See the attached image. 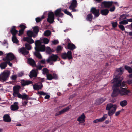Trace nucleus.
<instances>
[{
  "label": "nucleus",
  "mask_w": 132,
  "mask_h": 132,
  "mask_svg": "<svg viewBox=\"0 0 132 132\" xmlns=\"http://www.w3.org/2000/svg\"><path fill=\"white\" fill-rule=\"evenodd\" d=\"M42 42L40 40H37L35 43V52L34 53V55L39 59L42 58V56L39 53L40 52H44L45 50V45L42 44Z\"/></svg>",
  "instance_id": "1"
},
{
  "label": "nucleus",
  "mask_w": 132,
  "mask_h": 132,
  "mask_svg": "<svg viewBox=\"0 0 132 132\" xmlns=\"http://www.w3.org/2000/svg\"><path fill=\"white\" fill-rule=\"evenodd\" d=\"M117 105L111 103L108 104L106 110H108V114L110 117L112 116L115 112L117 109Z\"/></svg>",
  "instance_id": "2"
},
{
  "label": "nucleus",
  "mask_w": 132,
  "mask_h": 132,
  "mask_svg": "<svg viewBox=\"0 0 132 132\" xmlns=\"http://www.w3.org/2000/svg\"><path fill=\"white\" fill-rule=\"evenodd\" d=\"M21 88L20 86L19 85L13 87V95L14 97H17L19 98H22V95H21L19 92V90Z\"/></svg>",
  "instance_id": "3"
},
{
  "label": "nucleus",
  "mask_w": 132,
  "mask_h": 132,
  "mask_svg": "<svg viewBox=\"0 0 132 132\" xmlns=\"http://www.w3.org/2000/svg\"><path fill=\"white\" fill-rule=\"evenodd\" d=\"M121 80H119V79L118 78H115L113 79V82L114 83V86L124 87H125V88L126 87L127 88V86L125 84V82L124 81H123L121 83Z\"/></svg>",
  "instance_id": "4"
},
{
  "label": "nucleus",
  "mask_w": 132,
  "mask_h": 132,
  "mask_svg": "<svg viewBox=\"0 0 132 132\" xmlns=\"http://www.w3.org/2000/svg\"><path fill=\"white\" fill-rule=\"evenodd\" d=\"M10 74V72L7 70H5L0 74L2 81H5L9 78Z\"/></svg>",
  "instance_id": "5"
},
{
  "label": "nucleus",
  "mask_w": 132,
  "mask_h": 132,
  "mask_svg": "<svg viewBox=\"0 0 132 132\" xmlns=\"http://www.w3.org/2000/svg\"><path fill=\"white\" fill-rule=\"evenodd\" d=\"M120 94L121 96H130L131 95L130 91L128 90L127 88L120 87Z\"/></svg>",
  "instance_id": "6"
},
{
  "label": "nucleus",
  "mask_w": 132,
  "mask_h": 132,
  "mask_svg": "<svg viewBox=\"0 0 132 132\" xmlns=\"http://www.w3.org/2000/svg\"><path fill=\"white\" fill-rule=\"evenodd\" d=\"M62 58L64 59H66L67 57L68 59L70 60L72 58V52L70 51H68L67 53H63L61 55Z\"/></svg>",
  "instance_id": "7"
},
{
  "label": "nucleus",
  "mask_w": 132,
  "mask_h": 132,
  "mask_svg": "<svg viewBox=\"0 0 132 132\" xmlns=\"http://www.w3.org/2000/svg\"><path fill=\"white\" fill-rule=\"evenodd\" d=\"M58 58L57 55L52 54L48 57L46 60V61L48 63H49L51 61H56Z\"/></svg>",
  "instance_id": "8"
},
{
  "label": "nucleus",
  "mask_w": 132,
  "mask_h": 132,
  "mask_svg": "<svg viewBox=\"0 0 132 132\" xmlns=\"http://www.w3.org/2000/svg\"><path fill=\"white\" fill-rule=\"evenodd\" d=\"M54 14L52 12H49L48 14L47 21L50 23H52L54 21Z\"/></svg>",
  "instance_id": "9"
},
{
  "label": "nucleus",
  "mask_w": 132,
  "mask_h": 132,
  "mask_svg": "<svg viewBox=\"0 0 132 132\" xmlns=\"http://www.w3.org/2000/svg\"><path fill=\"white\" fill-rule=\"evenodd\" d=\"M63 11V10L62 8H60L57 9L54 12V15L57 17H62L64 14L61 12Z\"/></svg>",
  "instance_id": "10"
},
{
  "label": "nucleus",
  "mask_w": 132,
  "mask_h": 132,
  "mask_svg": "<svg viewBox=\"0 0 132 132\" xmlns=\"http://www.w3.org/2000/svg\"><path fill=\"white\" fill-rule=\"evenodd\" d=\"M113 92L112 94V97H116L117 96L118 94H120V90L117 87H114V85L112 87Z\"/></svg>",
  "instance_id": "11"
},
{
  "label": "nucleus",
  "mask_w": 132,
  "mask_h": 132,
  "mask_svg": "<svg viewBox=\"0 0 132 132\" xmlns=\"http://www.w3.org/2000/svg\"><path fill=\"white\" fill-rule=\"evenodd\" d=\"M90 12L93 14L96 17H98L100 15L99 10V9H97L95 7H92Z\"/></svg>",
  "instance_id": "12"
},
{
  "label": "nucleus",
  "mask_w": 132,
  "mask_h": 132,
  "mask_svg": "<svg viewBox=\"0 0 132 132\" xmlns=\"http://www.w3.org/2000/svg\"><path fill=\"white\" fill-rule=\"evenodd\" d=\"M34 89L36 90L40 89L43 87V84L41 82H39L35 84L34 85L32 84Z\"/></svg>",
  "instance_id": "13"
},
{
  "label": "nucleus",
  "mask_w": 132,
  "mask_h": 132,
  "mask_svg": "<svg viewBox=\"0 0 132 132\" xmlns=\"http://www.w3.org/2000/svg\"><path fill=\"white\" fill-rule=\"evenodd\" d=\"M112 2L104 1L102 3V6L105 8H109L112 6Z\"/></svg>",
  "instance_id": "14"
},
{
  "label": "nucleus",
  "mask_w": 132,
  "mask_h": 132,
  "mask_svg": "<svg viewBox=\"0 0 132 132\" xmlns=\"http://www.w3.org/2000/svg\"><path fill=\"white\" fill-rule=\"evenodd\" d=\"M71 107V105H69L68 106L66 107L63 109V110L59 111V112L56 113L55 114V116H57L59 115H61L63 113L66 112L68 111L70 109V107Z\"/></svg>",
  "instance_id": "15"
},
{
  "label": "nucleus",
  "mask_w": 132,
  "mask_h": 132,
  "mask_svg": "<svg viewBox=\"0 0 132 132\" xmlns=\"http://www.w3.org/2000/svg\"><path fill=\"white\" fill-rule=\"evenodd\" d=\"M7 61H11L16 58V57L12 53H10L7 54L6 56Z\"/></svg>",
  "instance_id": "16"
},
{
  "label": "nucleus",
  "mask_w": 132,
  "mask_h": 132,
  "mask_svg": "<svg viewBox=\"0 0 132 132\" xmlns=\"http://www.w3.org/2000/svg\"><path fill=\"white\" fill-rule=\"evenodd\" d=\"M21 85L23 87L28 85L30 84H32L33 82L31 81H30L29 80H21Z\"/></svg>",
  "instance_id": "17"
},
{
  "label": "nucleus",
  "mask_w": 132,
  "mask_h": 132,
  "mask_svg": "<svg viewBox=\"0 0 132 132\" xmlns=\"http://www.w3.org/2000/svg\"><path fill=\"white\" fill-rule=\"evenodd\" d=\"M107 115L106 114H105L103 115V116L102 118L94 120L93 121V122L96 123L99 122L103 121L107 118Z\"/></svg>",
  "instance_id": "18"
},
{
  "label": "nucleus",
  "mask_w": 132,
  "mask_h": 132,
  "mask_svg": "<svg viewBox=\"0 0 132 132\" xmlns=\"http://www.w3.org/2000/svg\"><path fill=\"white\" fill-rule=\"evenodd\" d=\"M18 103L15 102L11 106V109L12 110L15 111L17 110L19 108L18 105Z\"/></svg>",
  "instance_id": "19"
},
{
  "label": "nucleus",
  "mask_w": 132,
  "mask_h": 132,
  "mask_svg": "<svg viewBox=\"0 0 132 132\" xmlns=\"http://www.w3.org/2000/svg\"><path fill=\"white\" fill-rule=\"evenodd\" d=\"M32 37H24L23 38L24 41H26L29 44H31L34 42V40L31 38Z\"/></svg>",
  "instance_id": "20"
},
{
  "label": "nucleus",
  "mask_w": 132,
  "mask_h": 132,
  "mask_svg": "<svg viewBox=\"0 0 132 132\" xmlns=\"http://www.w3.org/2000/svg\"><path fill=\"white\" fill-rule=\"evenodd\" d=\"M3 118V121L5 122H9L11 121V118L8 114L4 115Z\"/></svg>",
  "instance_id": "21"
},
{
  "label": "nucleus",
  "mask_w": 132,
  "mask_h": 132,
  "mask_svg": "<svg viewBox=\"0 0 132 132\" xmlns=\"http://www.w3.org/2000/svg\"><path fill=\"white\" fill-rule=\"evenodd\" d=\"M86 117L84 113H83L77 119V121L80 122L84 123L85 121V119Z\"/></svg>",
  "instance_id": "22"
},
{
  "label": "nucleus",
  "mask_w": 132,
  "mask_h": 132,
  "mask_svg": "<svg viewBox=\"0 0 132 132\" xmlns=\"http://www.w3.org/2000/svg\"><path fill=\"white\" fill-rule=\"evenodd\" d=\"M19 51L20 53H21L24 55H27L29 53V51H27L24 47L20 48Z\"/></svg>",
  "instance_id": "23"
},
{
  "label": "nucleus",
  "mask_w": 132,
  "mask_h": 132,
  "mask_svg": "<svg viewBox=\"0 0 132 132\" xmlns=\"http://www.w3.org/2000/svg\"><path fill=\"white\" fill-rule=\"evenodd\" d=\"M106 100V98L102 97L97 99L96 100V103L98 105H100L102 103L104 102Z\"/></svg>",
  "instance_id": "24"
},
{
  "label": "nucleus",
  "mask_w": 132,
  "mask_h": 132,
  "mask_svg": "<svg viewBox=\"0 0 132 132\" xmlns=\"http://www.w3.org/2000/svg\"><path fill=\"white\" fill-rule=\"evenodd\" d=\"M16 27L15 26H12L10 30L11 33L12 34V36H16L18 33V31L15 29Z\"/></svg>",
  "instance_id": "25"
},
{
  "label": "nucleus",
  "mask_w": 132,
  "mask_h": 132,
  "mask_svg": "<svg viewBox=\"0 0 132 132\" xmlns=\"http://www.w3.org/2000/svg\"><path fill=\"white\" fill-rule=\"evenodd\" d=\"M37 76V73L36 70H32L30 72L29 77L30 78H32L33 77H36Z\"/></svg>",
  "instance_id": "26"
},
{
  "label": "nucleus",
  "mask_w": 132,
  "mask_h": 132,
  "mask_svg": "<svg viewBox=\"0 0 132 132\" xmlns=\"http://www.w3.org/2000/svg\"><path fill=\"white\" fill-rule=\"evenodd\" d=\"M67 48L68 49L72 51L76 48V47L73 43H69L68 44Z\"/></svg>",
  "instance_id": "27"
},
{
  "label": "nucleus",
  "mask_w": 132,
  "mask_h": 132,
  "mask_svg": "<svg viewBox=\"0 0 132 132\" xmlns=\"http://www.w3.org/2000/svg\"><path fill=\"white\" fill-rule=\"evenodd\" d=\"M77 3L76 0H72V1L69 7V8L73 7V8H76L77 7Z\"/></svg>",
  "instance_id": "28"
},
{
  "label": "nucleus",
  "mask_w": 132,
  "mask_h": 132,
  "mask_svg": "<svg viewBox=\"0 0 132 132\" xmlns=\"http://www.w3.org/2000/svg\"><path fill=\"white\" fill-rule=\"evenodd\" d=\"M28 63L32 67H35L36 65L34 60L32 59L29 58L28 59Z\"/></svg>",
  "instance_id": "29"
},
{
  "label": "nucleus",
  "mask_w": 132,
  "mask_h": 132,
  "mask_svg": "<svg viewBox=\"0 0 132 132\" xmlns=\"http://www.w3.org/2000/svg\"><path fill=\"white\" fill-rule=\"evenodd\" d=\"M100 12L101 14L102 15H106L109 12V10L107 9H102L101 10Z\"/></svg>",
  "instance_id": "30"
},
{
  "label": "nucleus",
  "mask_w": 132,
  "mask_h": 132,
  "mask_svg": "<svg viewBox=\"0 0 132 132\" xmlns=\"http://www.w3.org/2000/svg\"><path fill=\"white\" fill-rule=\"evenodd\" d=\"M27 34L28 37H35V35L34 32L28 30L27 31Z\"/></svg>",
  "instance_id": "31"
},
{
  "label": "nucleus",
  "mask_w": 132,
  "mask_h": 132,
  "mask_svg": "<svg viewBox=\"0 0 132 132\" xmlns=\"http://www.w3.org/2000/svg\"><path fill=\"white\" fill-rule=\"evenodd\" d=\"M12 40L14 43L16 44H18L19 42L18 40L16 37V36L15 35L12 36Z\"/></svg>",
  "instance_id": "32"
},
{
  "label": "nucleus",
  "mask_w": 132,
  "mask_h": 132,
  "mask_svg": "<svg viewBox=\"0 0 132 132\" xmlns=\"http://www.w3.org/2000/svg\"><path fill=\"white\" fill-rule=\"evenodd\" d=\"M93 18V16L92 14L90 13L87 15L86 19L87 21L91 22Z\"/></svg>",
  "instance_id": "33"
},
{
  "label": "nucleus",
  "mask_w": 132,
  "mask_h": 132,
  "mask_svg": "<svg viewBox=\"0 0 132 132\" xmlns=\"http://www.w3.org/2000/svg\"><path fill=\"white\" fill-rule=\"evenodd\" d=\"M22 100H26V101H28V100L30 99L31 98L29 97V96L27 95L26 94L24 93L22 95Z\"/></svg>",
  "instance_id": "34"
},
{
  "label": "nucleus",
  "mask_w": 132,
  "mask_h": 132,
  "mask_svg": "<svg viewBox=\"0 0 132 132\" xmlns=\"http://www.w3.org/2000/svg\"><path fill=\"white\" fill-rule=\"evenodd\" d=\"M127 103V101L126 100H124L120 102V105L121 106L123 107L126 106Z\"/></svg>",
  "instance_id": "35"
},
{
  "label": "nucleus",
  "mask_w": 132,
  "mask_h": 132,
  "mask_svg": "<svg viewBox=\"0 0 132 132\" xmlns=\"http://www.w3.org/2000/svg\"><path fill=\"white\" fill-rule=\"evenodd\" d=\"M124 67L125 69L127 70L129 73H132V68L131 67L126 65Z\"/></svg>",
  "instance_id": "36"
},
{
  "label": "nucleus",
  "mask_w": 132,
  "mask_h": 132,
  "mask_svg": "<svg viewBox=\"0 0 132 132\" xmlns=\"http://www.w3.org/2000/svg\"><path fill=\"white\" fill-rule=\"evenodd\" d=\"M6 62H3L1 63L0 64V67L1 69H4L7 67Z\"/></svg>",
  "instance_id": "37"
},
{
  "label": "nucleus",
  "mask_w": 132,
  "mask_h": 132,
  "mask_svg": "<svg viewBox=\"0 0 132 132\" xmlns=\"http://www.w3.org/2000/svg\"><path fill=\"white\" fill-rule=\"evenodd\" d=\"M33 30L35 33L37 34L39 31V27L37 26L34 27L33 28Z\"/></svg>",
  "instance_id": "38"
},
{
  "label": "nucleus",
  "mask_w": 132,
  "mask_h": 132,
  "mask_svg": "<svg viewBox=\"0 0 132 132\" xmlns=\"http://www.w3.org/2000/svg\"><path fill=\"white\" fill-rule=\"evenodd\" d=\"M51 34V31L49 30H47L44 33V36H50Z\"/></svg>",
  "instance_id": "39"
},
{
  "label": "nucleus",
  "mask_w": 132,
  "mask_h": 132,
  "mask_svg": "<svg viewBox=\"0 0 132 132\" xmlns=\"http://www.w3.org/2000/svg\"><path fill=\"white\" fill-rule=\"evenodd\" d=\"M44 16L43 15L41 18L37 17L36 18L35 20L37 23H38L40 22L44 18Z\"/></svg>",
  "instance_id": "40"
},
{
  "label": "nucleus",
  "mask_w": 132,
  "mask_h": 132,
  "mask_svg": "<svg viewBox=\"0 0 132 132\" xmlns=\"http://www.w3.org/2000/svg\"><path fill=\"white\" fill-rule=\"evenodd\" d=\"M63 12L65 14L70 16L72 18L73 17V16L71 13L68 11L67 9H65L64 10H63Z\"/></svg>",
  "instance_id": "41"
},
{
  "label": "nucleus",
  "mask_w": 132,
  "mask_h": 132,
  "mask_svg": "<svg viewBox=\"0 0 132 132\" xmlns=\"http://www.w3.org/2000/svg\"><path fill=\"white\" fill-rule=\"evenodd\" d=\"M25 47L26 49L28 50H30L31 49V45L27 43L25 44Z\"/></svg>",
  "instance_id": "42"
},
{
  "label": "nucleus",
  "mask_w": 132,
  "mask_h": 132,
  "mask_svg": "<svg viewBox=\"0 0 132 132\" xmlns=\"http://www.w3.org/2000/svg\"><path fill=\"white\" fill-rule=\"evenodd\" d=\"M43 74L44 75L47 74L49 73V70L47 68H44L42 70Z\"/></svg>",
  "instance_id": "43"
},
{
  "label": "nucleus",
  "mask_w": 132,
  "mask_h": 132,
  "mask_svg": "<svg viewBox=\"0 0 132 132\" xmlns=\"http://www.w3.org/2000/svg\"><path fill=\"white\" fill-rule=\"evenodd\" d=\"M47 79V80H51L53 79V76L51 74H47L46 75Z\"/></svg>",
  "instance_id": "44"
},
{
  "label": "nucleus",
  "mask_w": 132,
  "mask_h": 132,
  "mask_svg": "<svg viewBox=\"0 0 132 132\" xmlns=\"http://www.w3.org/2000/svg\"><path fill=\"white\" fill-rule=\"evenodd\" d=\"M119 23L120 24L125 25L128 24V22L127 20H123V21L120 22Z\"/></svg>",
  "instance_id": "45"
},
{
  "label": "nucleus",
  "mask_w": 132,
  "mask_h": 132,
  "mask_svg": "<svg viewBox=\"0 0 132 132\" xmlns=\"http://www.w3.org/2000/svg\"><path fill=\"white\" fill-rule=\"evenodd\" d=\"M43 43L45 44H48L49 42V39L46 38H44L43 39Z\"/></svg>",
  "instance_id": "46"
},
{
  "label": "nucleus",
  "mask_w": 132,
  "mask_h": 132,
  "mask_svg": "<svg viewBox=\"0 0 132 132\" xmlns=\"http://www.w3.org/2000/svg\"><path fill=\"white\" fill-rule=\"evenodd\" d=\"M62 48V47L60 45L58 46L56 49V52L58 53L59 52L61 51Z\"/></svg>",
  "instance_id": "47"
},
{
  "label": "nucleus",
  "mask_w": 132,
  "mask_h": 132,
  "mask_svg": "<svg viewBox=\"0 0 132 132\" xmlns=\"http://www.w3.org/2000/svg\"><path fill=\"white\" fill-rule=\"evenodd\" d=\"M112 27L113 28H115L117 27V22H114L113 21L111 22Z\"/></svg>",
  "instance_id": "48"
},
{
  "label": "nucleus",
  "mask_w": 132,
  "mask_h": 132,
  "mask_svg": "<svg viewBox=\"0 0 132 132\" xmlns=\"http://www.w3.org/2000/svg\"><path fill=\"white\" fill-rule=\"evenodd\" d=\"M51 50L49 47H47L46 50V52L48 54H50L51 52Z\"/></svg>",
  "instance_id": "49"
},
{
  "label": "nucleus",
  "mask_w": 132,
  "mask_h": 132,
  "mask_svg": "<svg viewBox=\"0 0 132 132\" xmlns=\"http://www.w3.org/2000/svg\"><path fill=\"white\" fill-rule=\"evenodd\" d=\"M53 79L55 80L57 79H58V76L55 73H53L52 75Z\"/></svg>",
  "instance_id": "50"
},
{
  "label": "nucleus",
  "mask_w": 132,
  "mask_h": 132,
  "mask_svg": "<svg viewBox=\"0 0 132 132\" xmlns=\"http://www.w3.org/2000/svg\"><path fill=\"white\" fill-rule=\"evenodd\" d=\"M119 28L122 31H123L125 30V27L123 25L121 24L119 25Z\"/></svg>",
  "instance_id": "51"
},
{
  "label": "nucleus",
  "mask_w": 132,
  "mask_h": 132,
  "mask_svg": "<svg viewBox=\"0 0 132 132\" xmlns=\"http://www.w3.org/2000/svg\"><path fill=\"white\" fill-rule=\"evenodd\" d=\"M19 27L21 28V29L24 30L26 27V26H25L22 24H20L19 26Z\"/></svg>",
  "instance_id": "52"
},
{
  "label": "nucleus",
  "mask_w": 132,
  "mask_h": 132,
  "mask_svg": "<svg viewBox=\"0 0 132 132\" xmlns=\"http://www.w3.org/2000/svg\"><path fill=\"white\" fill-rule=\"evenodd\" d=\"M123 69L122 68H120L117 69V71L120 72V73H123Z\"/></svg>",
  "instance_id": "53"
},
{
  "label": "nucleus",
  "mask_w": 132,
  "mask_h": 132,
  "mask_svg": "<svg viewBox=\"0 0 132 132\" xmlns=\"http://www.w3.org/2000/svg\"><path fill=\"white\" fill-rule=\"evenodd\" d=\"M35 67H36L37 68V70H41L42 69L41 65H36Z\"/></svg>",
  "instance_id": "54"
},
{
  "label": "nucleus",
  "mask_w": 132,
  "mask_h": 132,
  "mask_svg": "<svg viewBox=\"0 0 132 132\" xmlns=\"http://www.w3.org/2000/svg\"><path fill=\"white\" fill-rule=\"evenodd\" d=\"M126 18V16L124 14L121 15L120 17V20H124Z\"/></svg>",
  "instance_id": "55"
},
{
  "label": "nucleus",
  "mask_w": 132,
  "mask_h": 132,
  "mask_svg": "<svg viewBox=\"0 0 132 132\" xmlns=\"http://www.w3.org/2000/svg\"><path fill=\"white\" fill-rule=\"evenodd\" d=\"M23 30H22V29H20V30L19 31V34H18V35L19 36H20L21 35H22L23 33L24 32Z\"/></svg>",
  "instance_id": "56"
},
{
  "label": "nucleus",
  "mask_w": 132,
  "mask_h": 132,
  "mask_svg": "<svg viewBox=\"0 0 132 132\" xmlns=\"http://www.w3.org/2000/svg\"><path fill=\"white\" fill-rule=\"evenodd\" d=\"M38 94L41 95H45L46 94V93H44L42 91L38 92Z\"/></svg>",
  "instance_id": "57"
},
{
  "label": "nucleus",
  "mask_w": 132,
  "mask_h": 132,
  "mask_svg": "<svg viewBox=\"0 0 132 132\" xmlns=\"http://www.w3.org/2000/svg\"><path fill=\"white\" fill-rule=\"evenodd\" d=\"M52 43L54 45H56L59 43V42L58 40H55L52 41Z\"/></svg>",
  "instance_id": "58"
},
{
  "label": "nucleus",
  "mask_w": 132,
  "mask_h": 132,
  "mask_svg": "<svg viewBox=\"0 0 132 132\" xmlns=\"http://www.w3.org/2000/svg\"><path fill=\"white\" fill-rule=\"evenodd\" d=\"M17 78V77L15 75H13L12 76V79L13 80H15Z\"/></svg>",
  "instance_id": "59"
},
{
  "label": "nucleus",
  "mask_w": 132,
  "mask_h": 132,
  "mask_svg": "<svg viewBox=\"0 0 132 132\" xmlns=\"http://www.w3.org/2000/svg\"><path fill=\"white\" fill-rule=\"evenodd\" d=\"M115 9L114 6H113L112 7L110 8V11L111 12H112L114 11Z\"/></svg>",
  "instance_id": "60"
},
{
  "label": "nucleus",
  "mask_w": 132,
  "mask_h": 132,
  "mask_svg": "<svg viewBox=\"0 0 132 132\" xmlns=\"http://www.w3.org/2000/svg\"><path fill=\"white\" fill-rule=\"evenodd\" d=\"M28 102V101H24L23 103H22V105L23 106H26V105L27 104V103Z\"/></svg>",
  "instance_id": "61"
},
{
  "label": "nucleus",
  "mask_w": 132,
  "mask_h": 132,
  "mask_svg": "<svg viewBox=\"0 0 132 132\" xmlns=\"http://www.w3.org/2000/svg\"><path fill=\"white\" fill-rule=\"evenodd\" d=\"M45 63V59H43L40 61V64H44Z\"/></svg>",
  "instance_id": "62"
},
{
  "label": "nucleus",
  "mask_w": 132,
  "mask_h": 132,
  "mask_svg": "<svg viewBox=\"0 0 132 132\" xmlns=\"http://www.w3.org/2000/svg\"><path fill=\"white\" fill-rule=\"evenodd\" d=\"M6 62L7 64L10 66L12 67V64L10 62V61H6Z\"/></svg>",
  "instance_id": "63"
},
{
  "label": "nucleus",
  "mask_w": 132,
  "mask_h": 132,
  "mask_svg": "<svg viewBox=\"0 0 132 132\" xmlns=\"http://www.w3.org/2000/svg\"><path fill=\"white\" fill-rule=\"evenodd\" d=\"M127 82L128 84H130L132 83V79H129L127 80Z\"/></svg>",
  "instance_id": "64"
}]
</instances>
